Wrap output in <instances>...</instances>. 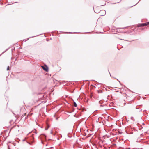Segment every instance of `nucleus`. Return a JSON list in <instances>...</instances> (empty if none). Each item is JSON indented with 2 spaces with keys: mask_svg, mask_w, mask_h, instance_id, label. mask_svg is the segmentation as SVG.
Returning <instances> with one entry per match:
<instances>
[{
  "mask_svg": "<svg viewBox=\"0 0 149 149\" xmlns=\"http://www.w3.org/2000/svg\"><path fill=\"white\" fill-rule=\"evenodd\" d=\"M148 24H149V22L146 23L139 24L138 25V27L144 26Z\"/></svg>",
  "mask_w": 149,
  "mask_h": 149,
  "instance_id": "1",
  "label": "nucleus"
},
{
  "mask_svg": "<svg viewBox=\"0 0 149 149\" xmlns=\"http://www.w3.org/2000/svg\"><path fill=\"white\" fill-rule=\"evenodd\" d=\"M99 13L100 14V15L102 16H103L105 15L106 13L105 10H100V11Z\"/></svg>",
  "mask_w": 149,
  "mask_h": 149,
  "instance_id": "2",
  "label": "nucleus"
},
{
  "mask_svg": "<svg viewBox=\"0 0 149 149\" xmlns=\"http://www.w3.org/2000/svg\"><path fill=\"white\" fill-rule=\"evenodd\" d=\"M42 67L43 69L46 71H48V68L47 66L45 67L42 66Z\"/></svg>",
  "mask_w": 149,
  "mask_h": 149,
  "instance_id": "3",
  "label": "nucleus"
},
{
  "mask_svg": "<svg viewBox=\"0 0 149 149\" xmlns=\"http://www.w3.org/2000/svg\"><path fill=\"white\" fill-rule=\"evenodd\" d=\"M43 136V137L45 139H46V136L44 135H42L40 136V138H41Z\"/></svg>",
  "mask_w": 149,
  "mask_h": 149,
  "instance_id": "4",
  "label": "nucleus"
},
{
  "mask_svg": "<svg viewBox=\"0 0 149 149\" xmlns=\"http://www.w3.org/2000/svg\"><path fill=\"white\" fill-rule=\"evenodd\" d=\"M74 106L75 107H76L77 106L76 103L75 102H74Z\"/></svg>",
  "mask_w": 149,
  "mask_h": 149,
  "instance_id": "5",
  "label": "nucleus"
},
{
  "mask_svg": "<svg viewBox=\"0 0 149 149\" xmlns=\"http://www.w3.org/2000/svg\"><path fill=\"white\" fill-rule=\"evenodd\" d=\"M10 68L9 66H8V67L7 68V70H10Z\"/></svg>",
  "mask_w": 149,
  "mask_h": 149,
  "instance_id": "6",
  "label": "nucleus"
},
{
  "mask_svg": "<svg viewBox=\"0 0 149 149\" xmlns=\"http://www.w3.org/2000/svg\"><path fill=\"white\" fill-rule=\"evenodd\" d=\"M121 29V28H118L117 29V31H118V29Z\"/></svg>",
  "mask_w": 149,
  "mask_h": 149,
  "instance_id": "7",
  "label": "nucleus"
},
{
  "mask_svg": "<svg viewBox=\"0 0 149 149\" xmlns=\"http://www.w3.org/2000/svg\"><path fill=\"white\" fill-rule=\"evenodd\" d=\"M94 10H95V9H94ZM95 13H98V12H96L95 11Z\"/></svg>",
  "mask_w": 149,
  "mask_h": 149,
  "instance_id": "8",
  "label": "nucleus"
},
{
  "mask_svg": "<svg viewBox=\"0 0 149 149\" xmlns=\"http://www.w3.org/2000/svg\"><path fill=\"white\" fill-rule=\"evenodd\" d=\"M131 119L133 120V118L131 117Z\"/></svg>",
  "mask_w": 149,
  "mask_h": 149,
  "instance_id": "9",
  "label": "nucleus"
},
{
  "mask_svg": "<svg viewBox=\"0 0 149 149\" xmlns=\"http://www.w3.org/2000/svg\"><path fill=\"white\" fill-rule=\"evenodd\" d=\"M133 124H136V123H133Z\"/></svg>",
  "mask_w": 149,
  "mask_h": 149,
  "instance_id": "10",
  "label": "nucleus"
},
{
  "mask_svg": "<svg viewBox=\"0 0 149 149\" xmlns=\"http://www.w3.org/2000/svg\"><path fill=\"white\" fill-rule=\"evenodd\" d=\"M126 104V103H124V104H125V105Z\"/></svg>",
  "mask_w": 149,
  "mask_h": 149,
  "instance_id": "11",
  "label": "nucleus"
},
{
  "mask_svg": "<svg viewBox=\"0 0 149 149\" xmlns=\"http://www.w3.org/2000/svg\"><path fill=\"white\" fill-rule=\"evenodd\" d=\"M3 53H2V54H1L0 55V56Z\"/></svg>",
  "mask_w": 149,
  "mask_h": 149,
  "instance_id": "12",
  "label": "nucleus"
},
{
  "mask_svg": "<svg viewBox=\"0 0 149 149\" xmlns=\"http://www.w3.org/2000/svg\"><path fill=\"white\" fill-rule=\"evenodd\" d=\"M134 6V5H133V6Z\"/></svg>",
  "mask_w": 149,
  "mask_h": 149,
  "instance_id": "13",
  "label": "nucleus"
},
{
  "mask_svg": "<svg viewBox=\"0 0 149 149\" xmlns=\"http://www.w3.org/2000/svg\"><path fill=\"white\" fill-rule=\"evenodd\" d=\"M134 6V5H133V6Z\"/></svg>",
  "mask_w": 149,
  "mask_h": 149,
  "instance_id": "14",
  "label": "nucleus"
},
{
  "mask_svg": "<svg viewBox=\"0 0 149 149\" xmlns=\"http://www.w3.org/2000/svg\"><path fill=\"white\" fill-rule=\"evenodd\" d=\"M47 129H45V130H47Z\"/></svg>",
  "mask_w": 149,
  "mask_h": 149,
  "instance_id": "15",
  "label": "nucleus"
}]
</instances>
